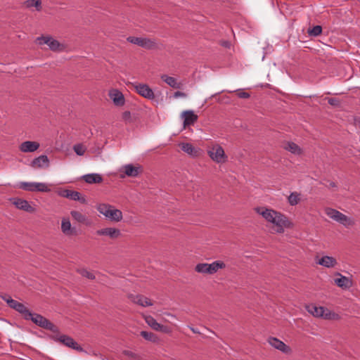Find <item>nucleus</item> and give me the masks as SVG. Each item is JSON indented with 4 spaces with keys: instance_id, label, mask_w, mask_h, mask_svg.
<instances>
[{
    "instance_id": "nucleus-21",
    "label": "nucleus",
    "mask_w": 360,
    "mask_h": 360,
    "mask_svg": "<svg viewBox=\"0 0 360 360\" xmlns=\"http://www.w3.org/2000/svg\"><path fill=\"white\" fill-rule=\"evenodd\" d=\"M181 116L184 117V128L193 125L198 118V116L191 110L184 111Z\"/></svg>"
},
{
    "instance_id": "nucleus-27",
    "label": "nucleus",
    "mask_w": 360,
    "mask_h": 360,
    "mask_svg": "<svg viewBox=\"0 0 360 360\" xmlns=\"http://www.w3.org/2000/svg\"><path fill=\"white\" fill-rule=\"evenodd\" d=\"M340 276V278H335L334 283L340 288L342 289H348L352 287V281L349 278L341 275L340 274H338Z\"/></svg>"
},
{
    "instance_id": "nucleus-44",
    "label": "nucleus",
    "mask_w": 360,
    "mask_h": 360,
    "mask_svg": "<svg viewBox=\"0 0 360 360\" xmlns=\"http://www.w3.org/2000/svg\"><path fill=\"white\" fill-rule=\"evenodd\" d=\"M174 98L186 97V94L181 91H176L174 94Z\"/></svg>"
},
{
    "instance_id": "nucleus-14",
    "label": "nucleus",
    "mask_w": 360,
    "mask_h": 360,
    "mask_svg": "<svg viewBox=\"0 0 360 360\" xmlns=\"http://www.w3.org/2000/svg\"><path fill=\"white\" fill-rule=\"evenodd\" d=\"M143 318L146 323L153 330L163 332L165 333H169L171 332V330L169 327L158 323L152 316L145 315L143 316Z\"/></svg>"
},
{
    "instance_id": "nucleus-40",
    "label": "nucleus",
    "mask_w": 360,
    "mask_h": 360,
    "mask_svg": "<svg viewBox=\"0 0 360 360\" xmlns=\"http://www.w3.org/2000/svg\"><path fill=\"white\" fill-rule=\"evenodd\" d=\"M73 149L78 155H83L86 151V148L80 143L75 145Z\"/></svg>"
},
{
    "instance_id": "nucleus-12",
    "label": "nucleus",
    "mask_w": 360,
    "mask_h": 360,
    "mask_svg": "<svg viewBox=\"0 0 360 360\" xmlns=\"http://www.w3.org/2000/svg\"><path fill=\"white\" fill-rule=\"evenodd\" d=\"M127 40L131 44L147 49H151L156 46L155 41L148 38L129 37Z\"/></svg>"
},
{
    "instance_id": "nucleus-25",
    "label": "nucleus",
    "mask_w": 360,
    "mask_h": 360,
    "mask_svg": "<svg viewBox=\"0 0 360 360\" xmlns=\"http://www.w3.org/2000/svg\"><path fill=\"white\" fill-rule=\"evenodd\" d=\"M49 165V160L45 155H41L34 159L31 162V166L34 168L48 167Z\"/></svg>"
},
{
    "instance_id": "nucleus-31",
    "label": "nucleus",
    "mask_w": 360,
    "mask_h": 360,
    "mask_svg": "<svg viewBox=\"0 0 360 360\" xmlns=\"http://www.w3.org/2000/svg\"><path fill=\"white\" fill-rule=\"evenodd\" d=\"M195 271L199 274L212 275L211 264L198 263L195 266Z\"/></svg>"
},
{
    "instance_id": "nucleus-29",
    "label": "nucleus",
    "mask_w": 360,
    "mask_h": 360,
    "mask_svg": "<svg viewBox=\"0 0 360 360\" xmlns=\"http://www.w3.org/2000/svg\"><path fill=\"white\" fill-rule=\"evenodd\" d=\"M13 204L15 205V207L20 210L28 212H33L34 211V209L30 205L28 201L20 198H15L14 199Z\"/></svg>"
},
{
    "instance_id": "nucleus-17",
    "label": "nucleus",
    "mask_w": 360,
    "mask_h": 360,
    "mask_svg": "<svg viewBox=\"0 0 360 360\" xmlns=\"http://www.w3.org/2000/svg\"><path fill=\"white\" fill-rule=\"evenodd\" d=\"M8 305L19 312L25 319L27 316H30V311L22 304L13 299H11L8 302Z\"/></svg>"
},
{
    "instance_id": "nucleus-20",
    "label": "nucleus",
    "mask_w": 360,
    "mask_h": 360,
    "mask_svg": "<svg viewBox=\"0 0 360 360\" xmlns=\"http://www.w3.org/2000/svg\"><path fill=\"white\" fill-rule=\"evenodd\" d=\"M129 298L131 300V301L136 304H139L141 307H150L153 304V303L151 302V300L142 295H129Z\"/></svg>"
},
{
    "instance_id": "nucleus-36",
    "label": "nucleus",
    "mask_w": 360,
    "mask_h": 360,
    "mask_svg": "<svg viewBox=\"0 0 360 360\" xmlns=\"http://www.w3.org/2000/svg\"><path fill=\"white\" fill-rule=\"evenodd\" d=\"M288 203L292 206L297 205L300 201V194L297 192L291 193L288 198Z\"/></svg>"
},
{
    "instance_id": "nucleus-4",
    "label": "nucleus",
    "mask_w": 360,
    "mask_h": 360,
    "mask_svg": "<svg viewBox=\"0 0 360 360\" xmlns=\"http://www.w3.org/2000/svg\"><path fill=\"white\" fill-rule=\"evenodd\" d=\"M26 320H31L34 323H35L37 326L44 328L46 330H49L53 333H58L59 329L58 328L54 325L52 322H51L49 320H48L44 316L36 314V313H32L30 311V316H27Z\"/></svg>"
},
{
    "instance_id": "nucleus-16",
    "label": "nucleus",
    "mask_w": 360,
    "mask_h": 360,
    "mask_svg": "<svg viewBox=\"0 0 360 360\" xmlns=\"http://www.w3.org/2000/svg\"><path fill=\"white\" fill-rule=\"evenodd\" d=\"M96 235L107 236L110 239L115 240L120 237L121 231L119 229L113 227L103 228L96 231Z\"/></svg>"
},
{
    "instance_id": "nucleus-46",
    "label": "nucleus",
    "mask_w": 360,
    "mask_h": 360,
    "mask_svg": "<svg viewBox=\"0 0 360 360\" xmlns=\"http://www.w3.org/2000/svg\"><path fill=\"white\" fill-rule=\"evenodd\" d=\"M191 330L194 333H200V332L196 329V328H191Z\"/></svg>"
},
{
    "instance_id": "nucleus-32",
    "label": "nucleus",
    "mask_w": 360,
    "mask_h": 360,
    "mask_svg": "<svg viewBox=\"0 0 360 360\" xmlns=\"http://www.w3.org/2000/svg\"><path fill=\"white\" fill-rule=\"evenodd\" d=\"M161 79L162 81H164L166 84H167L169 86L172 88L180 89L181 86V84L178 82L176 79L173 77H170L167 75H161Z\"/></svg>"
},
{
    "instance_id": "nucleus-30",
    "label": "nucleus",
    "mask_w": 360,
    "mask_h": 360,
    "mask_svg": "<svg viewBox=\"0 0 360 360\" xmlns=\"http://www.w3.org/2000/svg\"><path fill=\"white\" fill-rule=\"evenodd\" d=\"M82 179L85 181L86 183L89 184H99L103 181L101 175L96 173L85 174L82 176Z\"/></svg>"
},
{
    "instance_id": "nucleus-18",
    "label": "nucleus",
    "mask_w": 360,
    "mask_h": 360,
    "mask_svg": "<svg viewBox=\"0 0 360 360\" xmlns=\"http://www.w3.org/2000/svg\"><path fill=\"white\" fill-rule=\"evenodd\" d=\"M108 96L113 101V103L117 106H122L125 103V98L123 94L116 89H112L109 91Z\"/></svg>"
},
{
    "instance_id": "nucleus-37",
    "label": "nucleus",
    "mask_w": 360,
    "mask_h": 360,
    "mask_svg": "<svg viewBox=\"0 0 360 360\" xmlns=\"http://www.w3.org/2000/svg\"><path fill=\"white\" fill-rule=\"evenodd\" d=\"M141 335L146 340L150 341L152 342H155L158 341V337L151 332L147 331H141Z\"/></svg>"
},
{
    "instance_id": "nucleus-43",
    "label": "nucleus",
    "mask_w": 360,
    "mask_h": 360,
    "mask_svg": "<svg viewBox=\"0 0 360 360\" xmlns=\"http://www.w3.org/2000/svg\"><path fill=\"white\" fill-rule=\"evenodd\" d=\"M238 96L240 98H250V95L248 92L240 91L238 94Z\"/></svg>"
},
{
    "instance_id": "nucleus-28",
    "label": "nucleus",
    "mask_w": 360,
    "mask_h": 360,
    "mask_svg": "<svg viewBox=\"0 0 360 360\" xmlns=\"http://www.w3.org/2000/svg\"><path fill=\"white\" fill-rule=\"evenodd\" d=\"M70 214L75 221L80 224H85L86 226H89L91 224V220L79 211L72 210L70 212Z\"/></svg>"
},
{
    "instance_id": "nucleus-3",
    "label": "nucleus",
    "mask_w": 360,
    "mask_h": 360,
    "mask_svg": "<svg viewBox=\"0 0 360 360\" xmlns=\"http://www.w3.org/2000/svg\"><path fill=\"white\" fill-rule=\"evenodd\" d=\"M26 320H31L34 323H35L37 326L44 328L46 330H49L53 333H58L59 329L58 328L54 325L52 322H51L49 320H48L44 316L36 314V313H32L30 311V316H27Z\"/></svg>"
},
{
    "instance_id": "nucleus-19",
    "label": "nucleus",
    "mask_w": 360,
    "mask_h": 360,
    "mask_svg": "<svg viewBox=\"0 0 360 360\" xmlns=\"http://www.w3.org/2000/svg\"><path fill=\"white\" fill-rule=\"evenodd\" d=\"M61 231L67 236H73L77 235L75 227H72L68 218H63L61 221Z\"/></svg>"
},
{
    "instance_id": "nucleus-47",
    "label": "nucleus",
    "mask_w": 360,
    "mask_h": 360,
    "mask_svg": "<svg viewBox=\"0 0 360 360\" xmlns=\"http://www.w3.org/2000/svg\"><path fill=\"white\" fill-rule=\"evenodd\" d=\"M167 316H172V317H175V316H174V315H173V314H170V313H167Z\"/></svg>"
},
{
    "instance_id": "nucleus-22",
    "label": "nucleus",
    "mask_w": 360,
    "mask_h": 360,
    "mask_svg": "<svg viewBox=\"0 0 360 360\" xmlns=\"http://www.w3.org/2000/svg\"><path fill=\"white\" fill-rule=\"evenodd\" d=\"M39 146V143L37 141H26L20 145L19 149L23 153H32L36 151Z\"/></svg>"
},
{
    "instance_id": "nucleus-8",
    "label": "nucleus",
    "mask_w": 360,
    "mask_h": 360,
    "mask_svg": "<svg viewBox=\"0 0 360 360\" xmlns=\"http://www.w3.org/2000/svg\"><path fill=\"white\" fill-rule=\"evenodd\" d=\"M19 188L30 192H49L51 190L47 184L41 182H20Z\"/></svg>"
},
{
    "instance_id": "nucleus-24",
    "label": "nucleus",
    "mask_w": 360,
    "mask_h": 360,
    "mask_svg": "<svg viewBox=\"0 0 360 360\" xmlns=\"http://www.w3.org/2000/svg\"><path fill=\"white\" fill-rule=\"evenodd\" d=\"M61 195L63 197L69 198L72 200H78L82 203L86 202V200L84 198L81 197L80 193L75 191H71V190H64L61 193Z\"/></svg>"
},
{
    "instance_id": "nucleus-26",
    "label": "nucleus",
    "mask_w": 360,
    "mask_h": 360,
    "mask_svg": "<svg viewBox=\"0 0 360 360\" xmlns=\"http://www.w3.org/2000/svg\"><path fill=\"white\" fill-rule=\"evenodd\" d=\"M316 264L326 268H333L338 264V262L333 257L323 256L316 261Z\"/></svg>"
},
{
    "instance_id": "nucleus-23",
    "label": "nucleus",
    "mask_w": 360,
    "mask_h": 360,
    "mask_svg": "<svg viewBox=\"0 0 360 360\" xmlns=\"http://www.w3.org/2000/svg\"><path fill=\"white\" fill-rule=\"evenodd\" d=\"M179 146L184 153L191 157H198L200 154V149L198 148L194 147L191 143H180Z\"/></svg>"
},
{
    "instance_id": "nucleus-35",
    "label": "nucleus",
    "mask_w": 360,
    "mask_h": 360,
    "mask_svg": "<svg viewBox=\"0 0 360 360\" xmlns=\"http://www.w3.org/2000/svg\"><path fill=\"white\" fill-rule=\"evenodd\" d=\"M26 8H30L34 7L37 11L41 10V0H26L24 2Z\"/></svg>"
},
{
    "instance_id": "nucleus-39",
    "label": "nucleus",
    "mask_w": 360,
    "mask_h": 360,
    "mask_svg": "<svg viewBox=\"0 0 360 360\" xmlns=\"http://www.w3.org/2000/svg\"><path fill=\"white\" fill-rule=\"evenodd\" d=\"M322 27L320 25L314 26L311 29L308 30V34L311 37H317L321 34Z\"/></svg>"
},
{
    "instance_id": "nucleus-13",
    "label": "nucleus",
    "mask_w": 360,
    "mask_h": 360,
    "mask_svg": "<svg viewBox=\"0 0 360 360\" xmlns=\"http://www.w3.org/2000/svg\"><path fill=\"white\" fill-rule=\"evenodd\" d=\"M133 86L134 87L136 91L141 96L150 100L154 99V92L148 84L135 83L133 84Z\"/></svg>"
},
{
    "instance_id": "nucleus-15",
    "label": "nucleus",
    "mask_w": 360,
    "mask_h": 360,
    "mask_svg": "<svg viewBox=\"0 0 360 360\" xmlns=\"http://www.w3.org/2000/svg\"><path fill=\"white\" fill-rule=\"evenodd\" d=\"M267 342L274 349L281 351L283 354H288L292 352L291 348L289 346L276 338L269 337Z\"/></svg>"
},
{
    "instance_id": "nucleus-33",
    "label": "nucleus",
    "mask_w": 360,
    "mask_h": 360,
    "mask_svg": "<svg viewBox=\"0 0 360 360\" xmlns=\"http://www.w3.org/2000/svg\"><path fill=\"white\" fill-rule=\"evenodd\" d=\"M283 148L290 153L295 154V155H300L302 153V149L300 148L298 145L293 142H287Z\"/></svg>"
},
{
    "instance_id": "nucleus-5",
    "label": "nucleus",
    "mask_w": 360,
    "mask_h": 360,
    "mask_svg": "<svg viewBox=\"0 0 360 360\" xmlns=\"http://www.w3.org/2000/svg\"><path fill=\"white\" fill-rule=\"evenodd\" d=\"M207 155L214 162L221 164L227 161V156L225 154L223 148L217 144H213L209 146L207 150Z\"/></svg>"
},
{
    "instance_id": "nucleus-7",
    "label": "nucleus",
    "mask_w": 360,
    "mask_h": 360,
    "mask_svg": "<svg viewBox=\"0 0 360 360\" xmlns=\"http://www.w3.org/2000/svg\"><path fill=\"white\" fill-rule=\"evenodd\" d=\"M36 41L39 45L46 44L53 51H62L65 49L63 44L50 36L39 37L36 39Z\"/></svg>"
},
{
    "instance_id": "nucleus-10",
    "label": "nucleus",
    "mask_w": 360,
    "mask_h": 360,
    "mask_svg": "<svg viewBox=\"0 0 360 360\" xmlns=\"http://www.w3.org/2000/svg\"><path fill=\"white\" fill-rule=\"evenodd\" d=\"M53 339L55 341L59 342L61 344L64 345L65 346L70 347L72 349H75L77 352H84V349L70 336L66 335H61L58 337H53Z\"/></svg>"
},
{
    "instance_id": "nucleus-45",
    "label": "nucleus",
    "mask_w": 360,
    "mask_h": 360,
    "mask_svg": "<svg viewBox=\"0 0 360 360\" xmlns=\"http://www.w3.org/2000/svg\"><path fill=\"white\" fill-rule=\"evenodd\" d=\"M2 299L8 304L9 300L12 299L9 295H4L1 297Z\"/></svg>"
},
{
    "instance_id": "nucleus-41",
    "label": "nucleus",
    "mask_w": 360,
    "mask_h": 360,
    "mask_svg": "<svg viewBox=\"0 0 360 360\" xmlns=\"http://www.w3.org/2000/svg\"><path fill=\"white\" fill-rule=\"evenodd\" d=\"M122 120L126 122H131V115L129 111H124L122 113Z\"/></svg>"
},
{
    "instance_id": "nucleus-11",
    "label": "nucleus",
    "mask_w": 360,
    "mask_h": 360,
    "mask_svg": "<svg viewBox=\"0 0 360 360\" xmlns=\"http://www.w3.org/2000/svg\"><path fill=\"white\" fill-rule=\"evenodd\" d=\"M121 171L123 172V174H120L121 178L137 177L143 172V167L139 165L127 164L122 167Z\"/></svg>"
},
{
    "instance_id": "nucleus-48",
    "label": "nucleus",
    "mask_w": 360,
    "mask_h": 360,
    "mask_svg": "<svg viewBox=\"0 0 360 360\" xmlns=\"http://www.w3.org/2000/svg\"><path fill=\"white\" fill-rule=\"evenodd\" d=\"M330 185L331 186H333V187H335V184L334 182H331V183L330 184Z\"/></svg>"
},
{
    "instance_id": "nucleus-2",
    "label": "nucleus",
    "mask_w": 360,
    "mask_h": 360,
    "mask_svg": "<svg viewBox=\"0 0 360 360\" xmlns=\"http://www.w3.org/2000/svg\"><path fill=\"white\" fill-rule=\"evenodd\" d=\"M96 210L110 221L120 222L122 220L123 214L121 210L108 203H99L96 205Z\"/></svg>"
},
{
    "instance_id": "nucleus-34",
    "label": "nucleus",
    "mask_w": 360,
    "mask_h": 360,
    "mask_svg": "<svg viewBox=\"0 0 360 360\" xmlns=\"http://www.w3.org/2000/svg\"><path fill=\"white\" fill-rule=\"evenodd\" d=\"M211 264L212 275L217 273L219 270L226 268V265L222 260H215Z\"/></svg>"
},
{
    "instance_id": "nucleus-42",
    "label": "nucleus",
    "mask_w": 360,
    "mask_h": 360,
    "mask_svg": "<svg viewBox=\"0 0 360 360\" xmlns=\"http://www.w3.org/2000/svg\"><path fill=\"white\" fill-rule=\"evenodd\" d=\"M328 102L330 105L333 106H339L340 105V101L336 98H329L328 99Z\"/></svg>"
},
{
    "instance_id": "nucleus-49",
    "label": "nucleus",
    "mask_w": 360,
    "mask_h": 360,
    "mask_svg": "<svg viewBox=\"0 0 360 360\" xmlns=\"http://www.w3.org/2000/svg\"><path fill=\"white\" fill-rule=\"evenodd\" d=\"M127 354L128 355H132V353H131V352H127Z\"/></svg>"
},
{
    "instance_id": "nucleus-1",
    "label": "nucleus",
    "mask_w": 360,
    "mask_h": 360,
    "mask_svg": "<svg viewBox=\"0 0 360 360\" xmlns=\"http://www.w3.org/2000/svg\"><path fill=\"white\" fill-rule=\"evenodd\" d=\"M255 210L272 225L273 230L276 233H283L285 229H291L293 226V224L286 215L275 210L257 207Z\"/></svg>"
},
{
    "instance_id": "nucleus-6",
    "label": "nucleus",
    "mask_w": 360,
    "mask_h": 360,
    "mask_svg": "<svg viewBox=\"0 0 360 360\" xmlns=\"http://www.w3.org/2000/svg\"><path fill=\"white\" fill-rule=\"evenodd\" d=\"M324 211L328 217L337 222H339L346 227L352 226L354 224V221L351 218L348 217L347 215L342 214L337 210L330 207H326Z\"/></svg>"
},
{
    "instance_id": "nucleus-9",
    "label": "nucleus",
    "mask_w": 360,
    "mask_h": 360,
    "mask_svg": "<svg viewBox=\"0 0 360 360\" xmlns=\"http://www.w3.org/2000/svg\"><path fill=\"white\" fill-rule=\"evenodd\" d=\"M307 311L315 317H321L325 319H333L335 314L323 307L309 304L306 307Z\"/></svg>"
},
{
    "instance_id": "nucleus-38",
    "label": "nucleus",
    "mask_w": 360,
    "mask_h": 360,
    "mask_svg": "<svg viewBox=\"0 0 360 360\" xmlns=\"http://www.w3.org/2000/svg\"><path fill=\"white\" fill-rule=\"evenodd\" d=\"M77 272L81 276L88 279L94 280L96 278L94 274L91 271H88L86 269H79L77 270Z\"/></svg>"
}]
</instances>
